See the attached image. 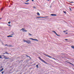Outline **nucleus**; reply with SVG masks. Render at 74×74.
<instances>
[{
    "label": "nucleus",
    "mask_w": 74,
    "mask_h": 74,
    "mask_svg": "<svg viewBox=\"0 0 74 74\" xmlns=\"http://www.w3.org/2000/svg\"><path fill=\"white\" fill-rule=\"evenodd\" d=\"M3 70H4V69H3V68H2L1 69V70H0V72L2 71H3Z\"/></svg>",
    "instance_id": "obj_12"
},
{
    "label": "nucleus",
    "mask_w": 74,
    "mask_h": 74,
    "mask_svg": "<svg viewBox=\"0 0 74 74\" xmlns=\"http://www.w3.org/2000/svg\"><path fill=\"white\" fill-rule=\"evenodd\" d=\"M29 58L30 59H31V58H30V57H29Z\"/></svg>",
    "instance_id": "obj_43"
},
{
    "label": "nucleus",
    "mask_w": 74,
    "mask_h": 74,
    "mask_svg": "<svg viewBox=\"0 0 74 74\" xmlns=\"http://www.w3.org/2000/svg\"><path fill=\"white\" fill-rule=\"evenodd\" d=\"M69 63H70V64H72V63H71V62H69Z\"/></svg>",
    "instance_id": "obj_30"
},
{
    "label": "nucleus",
    "mask_w": 74,
    "mask_h": 74,
    "mask_svg": "<svg viewBox=\"0 0 74 74\" xmlns=\"http://www.w3.org/2000/svg\"><path fill=\"white\" fill-rule=\"evenodd\" d=\"M24 32H27V30H25Z\"/></svg>",
    "instance_id": "obj_34"
},
{
    "label": "nucleus",
    "mask_w": 74,
    "mask_h": 74,
    "mask_svg": "<svg viewBox=\"0 0 74 74\" xmlns=\"http://www.w3.org/2000/svg\"><path fill=\"white\" fill-rule=\"evenodd\" d=\"M3 56L4 57V58L5 59H10L9 58H7V57L3 55Z\"/></svg>",
    "instance_id": "obj_4"
},
{
    "label": "nucleus",
    "mask_w": 74,
    "mask_h": 74,
    "mask_svg": "<svg viewBox=\"0 0 74 74\" xmlns=\"http://www.w3.org/2000/svg\"><path fill=\"white\" fill-rule=\"evenodd\" d=\"M66 32V31H64L63 32Z\"/></svg>",
    "instance_id": "obj_42"
},
{
    "label": "nucleus",
    "mask_w": 74,
    "mask_h": 74,
    "mask_svg": "<svg viewBox=\"0 0 74 74\" xmlns=\"http://www.w3.org/2000/svg\"><path fill=\"white\" fill-rule=\"evenodd\" d=\"M38 58H39V59H40V60H41V61H42L43 62H44V63H45V64H48V63H47V62H45V61H44V60H43L40 57H39Z\"/></svg>",
    "instance_id": "obj_2"
},
{
    "label": "nucleus",
    "mask_w": 74,
    "mask_h": 74,
    "mask_svg": "<svg viewBox=\"0 0 74 74\" xmlns=\"http://www.w3.org/2000/svg\"><path fill=\"white\" fill-rule=\"evenodd\" d=\"M26 40L23 39V41H24V42H26V43H27V44H31V41L29 40Z\"/></svg>",
    "instance_id": "obj_1"
},
{
    "label": "nucleus",
    "mask_w": 74,
    "mask_h": 74,
    "mask_svg": "<svg viewBox=\"0 0 74 74\" xmlns=\"http://www.w3.org/2000/svg\"><path fill=\"white\" fill-rule=\"evenodd\" d=\"M65 34H68V33H65Z\"/></svg>",
    "instance_id": "obj_38"
},
{
    "label": "nucleus",
    "mask_w": 74,
    "mask_h": 74,
    "mask_svg": "<svg viewBox=\"0 0 74 74\" xmlns=\"http://www.w3.org/2000/svg\"><path fill=\"white\" fill-rule=\"evenodd\" d=\"M70 10V11H71V8H69Z\"/></svg>",
    "instance_id": "obj_28"
},
{
    "label": "nucleus",
    "mask_w": 74,
    "mask_h": 74,
    "mask_svg": "<svg viewBox=\"0 0 74 74\" xmlns=\"http://www.w3.org/2000/svg\"><path fill=\"white\" fill-rule=\"evenodd\" d=\"M71 48H73V49H74V46H71Z\"/></svg>",
    "instance_id": "obj_16"
},
{
    "label": "nucleus",
    "mask_w": 74,
    "mask_h": 74,
    "mask_svg": "<svg viewBox=\"0 0 74 74\" xmlns=\"http://www.w3.org/2000/svg\"><path fill=\"white\" fill-rule=\"evenodd\" d=\"M8 26H11V25H8Z\"/></svg>",
    "instance_id": "obj_29"
},
{
    "label": "nucleus",
    "mask_w": 74,
    "mask_h": 74,
    "mask_svg": "<svg viewBox=\"0 0 74 74\" xmlns=\"http://www.w3.org/2000/svg\"><path fill=\"white\" fill-rule=\"evenodd\" d=\"M51 16H54V14H51Z\"/></svg>",
    "instance_id": "obj_15"
},
{
    "label": "nucleus",
    "mask_w": 74,
    "mask_h": 74,
    "mask_svg": "<svg viewBox=\"0 0 74 74\" xmlns=\"http://www.w3.org/2000/svg\"><path fill=\"white\" fill-rule=\"evenodd\" d=\"M21 30H23V32H25V30L24 29V28H22L21 29Z\"/></svg>",
    "instance_id": "obj_7"
},
{
    "label": "nucleus",
    "mask_w": 74,
    "mask_h": 74,
    "mask_svg": "<svg viewBox=\"0 0 74 74\" xmlns=\"http://www.w3.org/2000/svg\"><path fill=\"white\" fill-rule=\"evenodd\" d=\"M37 14L38 15H39V16L40 15V13H38V12L37 13Z\"/></svg>",
    "instance_id": "obj_14"
},
{
    "label": "nucleus",
    "mask_w": 74,
    "mask_h": 74,
    "mask_svg": "<svg viewBox=\"0 0 74 74\" xmlns=\"http://www.w3.org/2000/svg\"><path fill=\"white\" fill-rule=\"evenodd\" d=\"M30 39H31L32 40H33L34 41H38V40L37 39H33L32 38H29Z\"/></svg>",
    "instance_id": "obj_3"
},
{
    "label": "nucleus",
    "mask_w": 74,
    "mask_h": 74,
    "mask_svg": "<svg viewBox=\"0 0 74 74\" xmlns=\"http://www.w3.org/2000/svg\"><path fill=\"white\" fill-rule=\"evenodd\" d=\"M48 16H46L45 17V18H48Z\"/></svg>",
    "instance_id": "obj_36"
},
{
    "label": "nucleus",
    "mask_w": 74,
    "mask_h": 74,
    "mask_svg": "<svg viewBox=\"0 0 74 74\" xmlns=\"http://www.w3.org/2000/svg\"><path fill=\"white\" fill-rule=\"evenodd\" d=\"M34 8H36V7L35 6L34 7Z\"/></svg>",
    "instance_id": "obj_35"
},
{
    "label": "nucleus",
    "mask_w": 74,
    "mask_h": 74,
    "mask_svg": "<svg viewBox=\"0 0 74 74\" xmlns=\"http://www.w3.org/2000/svg\"><path fill=\"white\" fill-rule=\"evenodd\" d=\"M29 0H27V1H26V2H28V1H29Z\"/></svg>",
    "instance_id": "obj_26"
},
{
    "label": "nucleus",
    "mask_w": 74,
    "mask_h": 74,
    "mask_svg": "<svg viewBox=\"0 0 74 74\" xmlns=\"http://www.w3.org/2000/svg\"><path fill=\"white\" fill-rule=\"evenodd\" d=\"M11 5H12V4Z\"/></svg>",
    "instance_id": "obj_47"
},
{
    "label": "nucleus",
    "mask_w": 74,
    "mask_h": 74,
    "mask_svg": "<svg viewBox=\"0 0 74 74\" xmlns=\"http://www.w3.org/2000/svg\"><path fill=\"white\" fill-rule=\"evenodd\" d=\"M72 65H73V64H71Z\"/></svg>",
    "instance_id": "obj_44"
},
{
    "label": "nucleus",
    "mask_w": 74,
    "mask_h": 74,
    "mask_svg": "<svg viewBox=\"0 0 74 74\" xmlns=\"http://www.w3.org/2000/svg\"><path fill=\"white\" fill-rule=\"evenodd\" d=\"M3 8H1V11H3Z\"/></svg>",
    "instance_id": "obj_23"
},
{
    "label": "nucleus",
    "mask_w": 74,
    "mask_h": 74,
    "mask_svg": "<svg viewBox=\"0 0 74 74\" xmlns=\"http://www.w3.org/2000/svg\"><path fill=\"white\" fill-rule=\"evenodd\" d=\"M28 35H29V36H32V34H30V33H28Z\"/></svg>",
    "instance_id": "obj_10"
},
{
    "label": "nucleus",
    "mask_w": 74,
    "mask_h": 74,
    "mask_svg": "<svg viewBox=\"0 0 74 74\" xmlns=\"http://www.w3.org/2000/svg\"><path fill=\"white\" fill-rule=\"evenodd\" d=\"M9 47H12V46L11 45H10V46H8Z\"/></svg>",
    "instance_id": "obj_37"
},
{
    "label": "nucleus",
    "mask_w": 74,
    "mask_h": 74,
    "mask_svg": "<svg viewBox=\"0 0 74 74\" xmlns=\"http://www.w3.org/2000/svg\"><path fill=\"white\" fill-rule=\"evenodd\" d=\"M36 18H41V17H37Z\"/></svg>",
    "instance_id": "obj_18"
},
{
    "label": "nucleus",
    "mask_w": 74,
    "mask_h": 74,
    "mask_svg": "<svg viewBox=\"0 0 74 74\" xmlns=\"http://www.w3.org/2000/svg\"><path fill=\"white\" fill-rule=\"evenodd\" d=\"M70 2L71 3H74L73 1L70 2Z\"/></svg>",
    "instance_id": "obj_21"
},
{
    "label": "nucleus",
    "mask_w": 74,
    "mask_h": 74,
    "mask_svg": "<svg viewBox=\"0 0 74 74\" xmlns=\"http://www.w3.org/2000/svg\"><path fill=\"white\" fill-rule=\"evenodd\" d=\"M8 23L9 24H10V23H11V22H8Z\"/></svg>",
    "instance_id": "obj_25"
},
{
    "label": "nucleus",
    "mask_w": 74,
    "mask_h": 74,
    "mask_svg": "<svg viewBox=\"0 0 74 74\" xmlns=\"http://www.w3.org/2000/svg\"><path fill=\"white\" fill-rule=\"evenodd\" d=\"M43 54H44V55H45L47 56L48 57H49V58H52L51 57V56H48V55H47L46 54H45L44 53Z\"/></svg>",
    "instance_id": "obj_5"
},
{
    "label": "nucleus",
    "mask_w": 74,
    "mask_h": 74,
    "mask_svg": "<svg viewBox=\"0 0 74 74\" xmlns=\"http://www.w3.org/2000/svg\"><path fill=\"white\" fill-rule=\"evenodd\" d=\"M5 53H6V54H9V53H8L7 51H5Z\"/></svg>",
    "instance_id": "obj_13"
},
{
    "label": "nucleus",
    "mask_w": 74,
    "mask_h": 74,
    "mask_svg": "<svg viewBox=\"0 0 74 74\" xmlns=\"http://www.w3.org/2000/svg\"><path fill=\"white\" fill-rule=\"evenodd\" d=\"M53 59H54L55 60H56V59L54 58H52Z\"/></svg>",
    "instance_id": "obj_32"
},
{
    "label": "nucleus",
    "mask_w": 74,
    "mask_h": 74,
    "mask_svg": "<svg viewBox=\"0 0 74 74\" xmlns=\"http://www.w3.org/2000/svg\"><path fill=\"white\" fill-rule=\"evenodd\" d=\"M3 54H5V53H3Z\"/></svg>",
    "instance_id": "obj_40"
},
{
    "label": "nucleus",
    "mask_w": 74,
    "mask_h": 74,
    "mask_svg": "<svg viewBox=\"0 0 74 74\" xmlns=\"http://www.w3.org/2000/svg\"><path fill=\"white\" fill-rule=\"evenodd\" d=\"M0 58H2V57L1 56H0Z\"/></svg>",
    "instance_id": "obj_31"
},
{
    "label": "nucleus",
    "mask_w": 74,
    "mask_h": 74,
    "mask_svg": "<svg viewBox=\"0 0 74 74\" xmlns=\"http://www.w3.org/2000/svg\"><path fill=\"white\" fill-rule=\"evenodd\" d=\"M41 18H40V19H41Z\"/></svg>",
    "instance_id": "obj_48"
},
{
    "label": "nucleus",
    "mask_w": 74,
    "mask_h": 74,
    "mask_svg": "<svg viewBox=\"0 0 74 74\" xmlns=\"http://www.w3.org/2000/svg\"><path fill=\"white\" fill-rule=\"evenodd\" d=\"M65 40H68V39H65Z\"/></svg>",
    "instance_id": "obj_39"
},
{
    "label": "nucleus",
    "mask_w": 74,
    "mask_h": 74,
    "mask_svg": "<svg viewBox=\"0 0 74 74\" xmlns=\"http://www.w3.org/2000/svg\"><path fill=\"white\" fill-rule=\"evenodd\" d=\"M57 15L56 14H54V16H56Z\"/></svg>",
    "instance_id": "obj_24"
},
{
    "label": "nucleus",
    "mask_w": 74,
    "mask_h": 74,
    "mask_svg": "<svg viewBox=\"0 0 74 74\" xmlns=\"http://www.w3.org/2000/svg\"><path fill=\"white\" fill-rule=\"evenodd\" d=\"M55 34H56V35L57 36H60V35H59L58 34H57V33H56V32L55 33Z\"/></svg>",
    "instance_id": "obj_8"
},
{
    "label": "nucleus",
    "mask_w": 74,
    "mask_h": 74,
    "mask_svg": "<svg viewBox=\"0 0 74 74\" xmlns=\"http://www.w3.org/2000/svg\"><path fill=\"white\" fill-rule=\"evenodd\" d=\"M11 35H13V34H11Z\"/></svg>",
    "instance_id": "obj_45"
},
{
    "label": "nucleus",
    "mask_w": 74,
    "mask_h": 74,
    "mask_svg": "<svg viewBox=\"0 0 74 74\" xmlns=\"http://www.w3.org/2000/svg\"><path fill=\"white\" fill-rule=\"evenodd\" d=\"M25 56H27V57L28 58H29V57H30V56H28V55H25Z\"/></svg>",
    "instance_id": "obj_11"
},
{
    "label": "nucleus",
    "mask_w": 74,
    "mask_h": 74,
    "mask_svg": "<svg viewBox=\"0 0 74 74\" xmlns=\"http://www.w3.org/2000/svg\"><path fill=\"white\" fill-rule=\"evenodd\" d=\"M24 4H29V3H24Z\"/></svg>",
    "instance_id": "obj_9"
},
{
    "label": "nucleus",
    "mask_w": 74,
    "mask_h": 74,
    "mask_svg": "<svg viewBox=\"0 0 74 74\" xmlns=\"http://www.w3.org/2000/svg\"><path fill=\"white\" fill-rule=\"evenodd\" d=\"M52 32H54V33H56V32L54 31H52Z\"/></svg>",
    "instance_id": "obj_20"
},
{
    "label": "nucleus",
    "mask_w": 74,
    "mask_h": 74,
    "mask_svg": "<svg viewBox=\"0 0 74 74\" xmlns=\"http://www.w3.org/2000/svg\"><path fill=\"white\" fill-rule=\"evenodd\" d=\"M36 67H37V68H38V65H37L36 66Z\"/></svg>",
    "instance_id": "obj_17"
},
{
    "label": "nucleus",
    "mask_w": 74,
    "mask_h": 74,
    "mask_svg": "<svg viewBox=\"0 0 74 74\" xmlns=\"http://www.w3.org/2000/svg\"><path fill=\"white\" fill-rule=\"evenodd\" d=\"M8 37H13V36H11V35H9V36H7Z\"/></svg>",
    "instance_id": "obj_6"
},
{
    "label": "nucleus",
    "mask_w": 74,
    "mask_h": 74,
    "mask_svg": "<svg viewBox=\"0 0 74 74\" xmlns=\"http://www.w3.org/2000/svg\"><path fill=\"white\" fill-rule=\"evenodd\" d=\"M40 18H45V17H41Z\"/></svg>",
    "instance_id": "obj_27"
},
{
    "label": "nucleus",
    "mask_w": 74,
    "mask_h": 74,
    "mask_svg": "<svg viewBox=\"0 0 74 74\" xmlns=\"http://www.w3.org/2000/svg\"><path fill=\"white\" fill-rule=\"evenodd\" d=\"M1 73H2V74H3V73H4V72L3 71H2V72H1Z\"/></svg>",
    "instance_id": "obj_33"
},
{
    "label": "nucleus",
    "mask_w": 74,
    "mask_h": 74,
    "mask_svg": "<svg viewBox=\"0 0 74 74\" xmlns=\"http://www.w3.org/2000/svg\"><path fill=\"white\" fill-rule=\"evenodd\" d=\"M9 45H7V44H6L5 45V46H8Z\"/></svg>",
    "instance_id": "obj_22"
},
{
    "label": "nucleus",
    "mask_w": 74,
    "mask_h": 74,
    "mask_svg": "<svg viewBox=\"0 0 74 74\" xmlns=\"http://www.w3.org/2000/svg\"><path fill=\"white\" fill-rule=\"evenodd\" d=\"M32 1H34V0H32Z\"/></svg>",
    "instance_id": "obj_41"
},
{
    "label": "nucleus",
    "mask_w": 74,
    "mask_h": 74,
    "mask_svg": "<svg viewBox=\"0 0 74 74\" xmlns=\"http://www.w3.org/2000/svg\"><path fill=\"white\" fill-rule=\"evenodd\" d=\"M63 12H64V14H66V11H63Z\"/></svg>",
    "instance_id": "obj_19"
},
{
    "label": "nucleus",
    "mask_w": 74,
    "mask_h": 74,
    "mask_svg": "<svg viewBox=\"0 0 74 74\" xmlns=\"http://www.w3.org/2000/svg\"><path fill=\"white\" fill-rule=\"evenodd\" d=\"M0 19H1V18H0Z\"/></svg>",
    "instance_id": "obj_46"
}]
</instances>
